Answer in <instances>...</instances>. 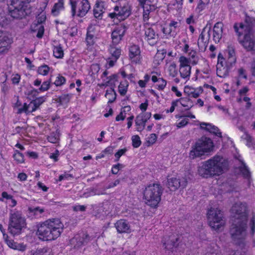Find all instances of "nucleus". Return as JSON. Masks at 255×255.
<instances>
[{
    "mask_svg": "<svg viewBox=\"0 0 255 255\" xmlns=\"http://www.w3.org/2000/svg\"><path fill=\"white\" fill-rule=\"evenodd\" d=\"M63 229L64 225L59 219H49L37 226L36 235L43 241L55 240L60 237Z\"/></svg>",
    "mask_w": 255,
    "mask_h": 255,
    "instance_id": "nucleus-1",
    "label": "nucleus"
},
{
    "mask_svg": "<svg viewBox=\"0 0 255 255\" xmlns=\"http://www.w3.org/2000/svg\"><path fill=\"white\" fill-rule=\"evenodd\" d=\"M223 172V156L216 155L203 162L198 169V174L203 177L219 176Z\"/></svg>",
    "mask_w": 255,
    "mask_h": 255,
    "instance_id": "nucleus-2",
    "label": "nucleus"
},
{
    "mask_svg": "<svg viewBox=\"0 0 255 255\" xmlns=\"http://www.w3.org/2000/svg\"><path fill=\"white\" fill-rule=\"evenodd\" d=\"M215 145L209 137L203 136L193 144L189 152V158L194 159L209 155L214 151Z\"/></svg>",
    "mask_w": 255,
    "mask_h": 255,
    "instance_id": "nucleus-3",
    "label": "nucleus"
},
{
    "mask_svg": "<svg viewBox=\"0 0 255 255\" xmlns=\"http://www.w3.org/2000/svg\"><path fill=\"white\" fill-rule=\"evenodd\" d=\"M247 24L242 23H236L234 25V28L236 32L239 36L244 34V39L242 41L244 47L248 51H252L255 53V37L249 34L251 27L248 22V18L247 19Z\"/></svg>",
    "mask_w": 255,
    "mask_h": 255,
    "instance_id": "nucleus-4",
    "label": "nucleus"
},
{
    "mask_svg": "<svg viewBox=\"0 0 255 255\" xmlns=\"http://www.w3.org/2000/svg\"><path fill=\"white\" fill-rule=\"evenodd\" d=\"M162 190L158 184L148 185L143 193V199L145 203L152 208H157L161 200Z\"/></svg>",
    "mask_w": 255,
    "mask_h": 255,
    "instance_id": "nucleus-5",
    "label": "nucleus"
},
{
    "mask_svg": "<svg viewBox=\"0 0 255 255\" xmlns=\"http://www.w3.org/2000/svg\"><path fill=\"white\" fill-rule=\"evenodd\" d=\"M206 215L208 224L212 229L218 231L223 227V213L222 206L214 204L208 209Z\"/></svg>",
    "mask_w": 255,
    "mask_h": 255,
    "instance_id": "nucleus-6",
    "label": "nucleus"
},
{
    "mask_svg": "<svg viewBox=\"0 0 255 255\" xmlns=\"http://www.w3.org/2000/svg\"><path fill=\"white\" fill-rule=\"evenodd\" d=\"M248 221H234L230 230L231 237L238 245L244 244L247 239Z\"/></svg>",
    "mask_w": 255,
    "mask_h": 255,
    "instance_id": "nucleus-7",
    "label": "nucleus"
},
{
    "mask_svg": "<svg viewBox=\"0 0 255 255\" xmlns=\"http://www.w3.org/2000/svg\"><path fill=\"white\" fill-rule=\"evenodd\" d=\"M11 2L8 5L9 15L14 18H21L24 16L26 4L30 2V0H10Z\"/></svg>",
    "mask_w": 255,
    "mask_h": 255,
    "instance_id": "nucleus-8",
    "label": "nucleus"
},
{
    "mask_svg": "<svg viewBox=\"0 0 255 255\" xmlns=\"http://www.w3.org/2000/svg\"><path fill=\"white\" fill-rule=\"evenodd\" d=\"M25 226V219L20 213L16 212L11 214L8 226L10 234L13 236L19 235Z\"/></svg>",
    "mask_w": 255,
    "mask_h": 255,
    "instance_id": "nucleus-9",
    "label": "nucleus"
},
{
    "mask_svg": "<svg viewBox=\"0 0 255 255\" xmlns=\"http://www.w3.org/2000/svg\"><path fill=\"white\" fill-rule=\"evenodd\" d=\"M130 13V8L128 2L123 1L120 7H115L114 12L109 13V16L113 19L115 22H118L126 19Z\"/></svg>",
    "mask_w": 255,
    "mask_h": 255,
    "instance_id": "nucleus-10",
    "label": "nucleus"
},
{
    "mask_svg": "<svg viewBox=\"0 0 255 255\" xmlns=\"http://www.w3.org/2000/svg\"><path fill=\"white\" fill-rule=\"evenodd\" d=\"M72 8V15L83 17L90 8V5L87 0H70Z\"/></svg>",
    "mask_w": 255,
    "mask_h": 255,
    "instance_id": "nucleus-11",
    "label": "nucleus"
},
{
    "mask_svg": "<svg viewBox=\"0 0 255 255\" xmlns=\"http://www.w3.org/2000/svg\"><path fill=\"white\" fill-rule=\"evenodd\" d=\"M99 32L98 25H91L88 28L86 42L88 48L90 50L95 48L96 40L99 37Z\"/></svg>",
    "mask_w": 255,
    "mask_h": 255,
    "instance_id": "nucleus-12",
    "label": "nucleus"
},
{
    "mask_svg": "<svg viewBox=\"0 0 255 255\" xmlns=\"http://www.w3.org/2000/svg\"><path fill=\"white\" fill-rule=\"evenodd\" d=\"M234 221H248L247 207L245 203H236L232 208Z\"/></svg>",
    "mask_w": 255,
    "mask_h": 255,
    "instance_id": "nucleus-13",
    "label": "nucleus"
},
{
    "mask_svg": "<svg viewBox=\"0 0 255 255\" xmlns=\"http://www.w3.org/2000/svg\"><path fill=\"white\" fill-rule=\"evenodd\" d=\"M13 42V37L10 33L0 30V54L7 53Z\"/></svg>",
    "mask_w": 255,
    "mask_h": 255,
    "instance_id": "nucleus-14",
    "label": "nucleus"
},
{
    "mask_svg": "<svg viewBox=\"0 0 255 255\" xmlns=\"http://www.w3.org/2000/svg\"><path fill=\"white\" fill-rule=\"evenodd\" d=\"M139 2L142 5L143 10V20L144 21H146L149 18L150 12L155 9L157 0H140Z\"/></svg>",
    "mask_w": 255,
    "mask_h": 255,
    "instance_id": "nucleus-15",
    "label": "nucleus"
},
{
    "mask_svg": "<svg viewBox=\"0 0 255 255\" xmlns=\"http://www.w3.org/2000/svg\"><path fill=\"white\" fill-rule=\"evenodd\" d=\"M128 57L132 63L140 64L142 57L139 47L137 45H132L128 48Z\"/></svg>",
    "mask_w": 255,
    "mask_h": 255,
    "instance_id": "nucleus-16",
    "label": "nucleus"
},
{
    "mask_svg": "<svg viewBox=\"0 0 255 255\" xmlns=\"http://www.w3.org/2000/svg\"><path fill=\"white\" fill-rule=\"evenodd\" d=\"M126 31V27L125 25H120L116 26L111 34L113 43L115 44L119 43L123 39Z\"/></svg>",
    "mask_w": 255,
    "mask_h": 255,
    "instance_id": "nucleus-17",
    "label": "nucleus"
},
{
    "mask_svg": "<svg viewBox=\"0 0 255 255\" xmlns=\"http://www.w3.org/2000/svg\"><path fill=\"white\" fill-rule=\"evenodd\" d=\"M151 113L150 112L141 113L137 116L135 119L136 129L138 131H142L145 126V124L151 118Z\"/></svg>",
    "mask_w": 255,
    "mask_h": 255,
    "instance_id": "nucleus-18",
    "label": "nucleus"
},
{
    "mask_svg": "<svg viewBox=\"0 0 255 255\" xmlns=\"http://www.w3.org/2000/svg\"><path fill=\"white\" fill-rule=\"evenodd\" d=\"M0 230L3 234V238L7 245L13 250H18L19 251L23 252L26 249V246L23 244H19L14 242L13 240H9L7 239V236L4 233V230L2 229V226L0 224Z\"/></svg>",
    "mask_w": 255,
    "mask_h": 255,
    "instance_id": "nucleus-19",
    "label": "nucleus"
},
{
    "mask_svg": "<svg viewBox=\"0 0 255 255\" xmlns=\"http://www.w3.org/2000/svg\"><path fill=\"white\" fill-rule=\"evenodd\" d=\"M144 39L150 45H153L158 40V35L152 28L146 27L144 32Z\"/></svg>",
    "mask_w": 255,
    "mask_h": 255,
    "instance_id": "nucleus-20",
    "label": "nucleus"
},
{
    "mask_svg": "<svg viewBox=\"0 0 255 255\" xmlns=\"http://www.w3.org/2000/svg\"><path fill=\"white\" fill-rule=\"evenodd\" d=\"M187 181L186 180L181 183L179 179L176 176L168 177L167 178V187L170 191H174L177 190L181 185L185 187L186 185Z\"/></svg>",
    "mask_w": 255,
    "mask_h": 255,
    "instance_id": "nucleus-21",
    "label": "nucleus"
},
{
    "mask_svg": "<svg viewBox=\"0 0 255 255\" xmlns=\"http://www.w3.org/2000/svg\"><path fill=\"white\" fill-rule=\"evenodd\" d=\"M228 59L226 63L227 70L228 71L235 64L236 57L234 46L229 45L227 50Z\"/></svg>",
    "mask_w": 255,
    "mask_h": 255,
    "instance_id": "nucleus-22",
    "label": "nucleus"
},
{
    "mask_svg": "<svg viewBox=\"0 0 255 255\" xmlns=\"http://www.w3.org/2000/svg\"><path fill=\"white\" fill-rule=\"evenodd\" d=\"M201 128L206 130L215 136L222 137V132L214 125L210 123L202 122L200 124Z\"/></svg>",
    "mask_w": 255,
    "mask_h": 255,
    "instance_id": "nucleus-23",
    "label": "nucleus"
},
{
    "mask_svg": "<svg viewBox=\"0 0 255 255\" xmlns=\"http://www.w3.org/2000/svg\"><path fill=\"white\" fill-rule=\"evenodd\" d=\"M203 92L202 87H198L195 88L188 85L185 86L184 88V93L194 98H198Z\"/></svg>",
    "mask_w": 255,
    "mask_h": 255,
    "instance_id": "nucleus-24",
    "label": "nucleus"
},
{
    "mask_svg": "<svg viewBox=\"0 0 255 255\" xmlns=\"http://www.w3.org/2000/svg\"><path fill=\"white\" fill-rule=\"evenodd\" d=\"M115 227L119 233H129L131 232L130 225L125 220H120L115 224Z\"/></svg>",
    "mask_w": 255,
    "mask_h": 255,
    "instance_id": "nucleus-25",
    "label": "nucleus"
},
{
    "mask_svg": "<svg viewBox=\"0 0 255 255\" xmlns=\"http://www.w3.org/2000/svg\"><path fill=\"white\" fill-rule=\"evenodd\" d=\"M223 23L217 22L215 24L213 28V37L216 42H219L223 36Z\"/></svg>",
    "mask_w": 255,
    "mask_h": 255,
    "instance_id": "nucleus-26",
    "label": "nucleus"
},
{
    "mask_svg": "<svg viewBox=\"0 0 255 255\" xmlns=\"http://www.w3.org/2000/svg\"><path fill=\"white\" fill-rule=\"evenodd\" d=\"M178 25V22L172 21L169 24H166L162 29V32L165 36L173 35L175 29Z\"/></svg>",
    "mask_w": 255,
    "mask_h": 255,
    "instance_id": "nucleus-27",
    "label": "nucleus"
},
{
    "mask_svg": "<svg viewBox=\"0 0 255 255\" xmlns=\"http://www.w3.org/2000/svg\"><path fill=\"white\" fill-rule=\"evenodd\" d=\"M89 240V237L87 235L83 234L82 237L78 235L71 239V244L73 245L74 247H79L86 243Z\"/></svg>",
    "mask_w": 255,
    "mask_h": 255,
    "instance_id": "nucleus-28",
    "label": "nucleus"
},
{
    "mask_svg": "<svg viewBox=\"0 0 255 255\" xmlns=\"http://www.w3.org/2000/svg\"><path fill=\"white\" fill-rule=\"evenodd\" d=\"M0 200L4 202L11 207H14L17 204V202L13 197L8 194L6 192H3L1 193V198L0 199Z\"/></svg>",
    "mask_w": 255,
    "mask_h": 255,
    "instance_id": "nucleus-29",
    "label": "nucleus"
},
{
    "mask_svg": "<svg viewBox=\"0 0 255 255\" xmlns=\"http://www.w3.org/2000/svg\"><path fill=\"white\" fill-rule=\"evenodd\" d=\"M177 239L174 237H165L162 241L163 247L168 250H172L174 248L176 247V242Z\"/></svg>",
    "mask_w": 255,
    "mask_h": 255,
    "instance_id": "nucleus-30",
    "label": "nucleus"
},
{
    "mask_svg": "<svg viewBox=\"0 0 255 255\" xmlns=\"http://www.w3.org/2000/svg\"><path fill=\"white\" fill-rule=\"evenodd\" d=\"M209 38V34L208 32H206L204 30L200 34L198 40V46L201 48H205L208 44V41Z\"/></svg>",
    "mask_w": 255,
    "mask_h": 255,
    "instance_id": "nucleus-31",
    "label": "nucleus"
},
{
    "mask_svg": "<svg viewBox=\"0 0 255 255\" xmlns=\"http://www.w3.org/2000/svg\"><path fill=\"white\" fill-rule=\"evenodd\" d=\"M235 157L238 159L241 162V165L239 167V169L244 177L248 178L250 177V172L246 166L245 163L244 162L240 155H235Z\"/></svg>",
    "mask_w": 255,
    "mask_h": 255,
    "instance_id": "nucleus-32",
    "label": "nucleus"
},
{
    "mask_svg": "<svg viewBox=\"0 0 255 255\" xmlns=\"http://www.w3.org/2000/svg\"><path fill=\"white\" fill-rule=\"evenodd\" d=\"M104 2L97 0L94 9V16L96 18H100L104 11Z\"/></svg>",
    "mask_w": 255,
    "mask_h": 255,
    "instance_id": "nucleus-33",
    "label": "nucleus"
},
{
    "mask_svg": "<svg viewBox=\"0 0 255 255\" xmlns=\"http://www.w3.org/2000/svg\"><path fill=\"white\" fill-rule=\"evenodd\" d=\"M176 48L180 49L184 53H188L189 51V46L185 38H179L176 41Z\"/></svg>",
    "mask_w": 255,
    "mask_h": 255,
    "instance_id": "nucleus-34",
    "label": "nucleus"
},
{
    "mask_svg": "<svg viewBox=\"0 0 255 255\" xmlns=\"http://www.w3.org/2000/svg\"><path fill=\"white\" fill-rule=\"evenodd\" d=\"M37 109L35 104L33 101L30 102L28 104L25 103L22 108L18 109V112L20 113H25L28 114L35 111Z\"/></svg>",
    "mask_w": 255,
    "mask_h": 255,
    "instance_id": "nucleus-35",
    "label": "nucleus"
},
{
    "mask_svg": "<svg viewBox=\"0 0 255 255\" xmlns=\"http://www.w3.org/2000/svg\"><path fill=\"white\" fill-rule=\"evenodd\" d=\"M64 0H58V2L54 5L51 12L54 16L58 15L60 11L64 10Z\"/></svg>",
    "mask_w": 255,
    "mask_h": 255,
    "instance_id": "nucleus-36",
    "label": "nucleus"
},
{
    "mask_svg": "<svg viewBox=\"0 0 255 255\" xmlns=\"http://www.w3.org/2000/svg\"><path fill=\"white\" fill-rule=\"evenodd\" d=\"M129 83L127 80L121 81L118 86V92L122 96H125L128 92Z\"/></svg>",
    "mask_w": 255,
    "mask_h": 255,
    "instance_id": "nucleus-37",
    "label": "nucleus"
},
{
    "mask_svg": "<svg viewBox=\"0 0 255 255\" xmlns=\"http://www.w3.org/2000/svg\"><path fill=\"white\" fill-rule=\"evenodd\" d=\"M223 56L220 53L218 55V63L217 64V75L220 77L223 76Z\"/></svg>",
    "mask_w": 255,
    "mask_h": 255,
    "instance_id": "nucleus-38",
    "label": "nucleus"
},
{
    "mask_svg": "<svg viewBox=\"0 0 255 255\" xmlns=\"http://www.w3.org/2000/svg\"><path fill=\"white\" fill-rule=\"evenodd\" d=\"M116 93L113 88H110L106 90L105 97L108 100V103H113L116 99Z\"/></svg>",
    "mask_w": 255,
    "mask_h": 255,
    "instance_id": "nucleus-39",
    "label": "nucleus"
},
{
    "mask_svg": "<svg viewBox=\"0 0 255 255\" xmlns=\"http://www.w3.org/2000/svg\"><path fill=\"white\" fill-rule=\"evenodd\" d=\"M191 67H179L180 76L184 79H189L191 74Z\"/></svg>",
    "mask_w": 255,
    "mask_h": 255,
    "instance_id": "nucleus-40",
    "label": "nucleus"
},
{
    "mask_svg": "<svg viewBox=\"0 0 255 255\" xmlns=\"http://www.w3.org/2000/svg\"><path fill=\"white\" fill-rule=\"evenodd\" d=\"M167 72L169 75L172 77H175L177 75L176 65L174 62H171L168 65Z\"/></svg>",
    "mask_w": 255,
    "mask_h": 255,
    "instance_id": "nucleus-41",
    "label": "nucleus"
},
{
    "mask_svg": "<svg viewBox=\"0 0 255 255\" xmlns=\"http://www.w3.org/2000/svg\"><path fill=\"white\" fill-rule=\"evenodd\" d=\"M52 68H50L47 65H42L39 66L37 69L38 73L42 76H46L49 72H52Z\"/></svg>",
    "mask_w": 255,
    "mask_h": 255,
    "instance_id": "nucleus-42",
    "label": "nucleus"
},
{
    "mask_svg": "<svg viewBox=\"0 0 255 255\" xmlns=\"http://www.w3.org/2000/svg\"><path fill=\"white\" fill-rule=\"evenodd\" d=\"M109 52L112 57L118 59L121 55V50L118 47L111 45L109 49Z\"/></svg>",
    "mask_w": 255,
    "mask_h": 255,
    "instance_id": "nucleus-43",
    "label": "nucleus"
},
{
    "mask_svg": "<svg viewBox=\"0 0 255 255\" xmlns=\"http://www.w3.org/2000/svg\"><path fill=\"white\" fill-rule=\"evenodd\" d=\"M179 67H185L187 66L191 67L190 63H191L190 59L184 56H181L179 58Z\"/></svg>",
    "mask_w": 255,
    "mask_h": 255,
    "instance_id": "nucleus-44",
    "label": "nucleus"
},
{
    "mask_svg": "<svg viewBox=\"0 0 255 255\" xmlns=\"http://www.w3.org/2000/svg\"><path fill=\"white\" fill-rule=\"evenodd\" d=\"M28 211L30 214L35 216H37L42 214L44 212V209L39 207H29Z\"/></svg>",
    "mask_w": 255,
    "mask_h": 255,
    "instance_id": "nucleus-45",
    "label": "nucleus"
},
{
    "mask_svg": "<svg viewBox=\"0 0 255 255\" xmlns=\"http://www.w3.org/2000/svg\"><path fill=\"white\" fill-rule=\"evenodd\" d=\"M249 234L253 237L255 234V216H253L249 221Z\"/></svg>",
    "mask_w": 255,
    "mask_h": 255,
    "instance_id": "nucleus-46",
    "label": "nucleus"
},
{
    "mask_svg": "<svg viewBox=\"0 0 255 255\" xmlns=\"http://www.w3.org/2000/svg\"><path fill=\"white\" fill-rule=\"evenodd\" d=\"M118 81V76L116 74H113L107 78L105 80V85L106 86H115Z\"/></svg>",
    "mask_w": 255,
    "mask_h": 255,
    "instance_id": "nucleus-47",
    "label": "nucleus"
},
{
    "mask_svg": "<svg viewBox=\"0 0 255 255\" xmlns=\"http://www.w3.org/2000/svg\"><path fill=\"white\" fill-rule=\"evenodd\" d=\"M53 55L57 58H61L63 57L64 52L63 49L60 45H57L54 47Z\"/></svg>",
    "mask_w": 255,
    "mask_h": 255,
    "instance_id": "nucleus-48",
    "label": "nucleus"
},
{
    "mask_svg": "<svg viewBox=\"0 0 255 255\" xmlns=\"http://www.w3.org/2000/svg\"><path fill=\"white\" fill-rule=\"evenodd\" d=\"M205 255H221V253L218 250V248H208L205 251Z\"/></svg>",
    "mask_w": 255,
    "mask_h": 255,
    "instance_id": "nucleus-49",
    "label": "nucleus"
},
{
    "mask_svg": "<svg viewBox=\"0 0 255 255\" xmlns=\"http://www.w3.org/2000/svg\"><path fill=\"white\" fill-rule=\"evenodd\" d=\"M189 56H190V60L191 61V63L193 65H195L197 63L198 59L197 56V53L196 51L194 50H191L188 53Z\"/></svg>",
    "mask_w": 255,
    "mask_h": 255,
    "instance_id": "nucleus-50",
    "label": "nucleus"
},
{
    "mask_svg": "<svg viewBox=\"0 0 255 255\" xmlns=\"http://www.w3.org/2000/svg\"><path fill=\"white\" fill-rule=\"evenodd\" d=\"M132 145L134 148L138 147L141 143L140 138L138 135H134L131 137Z\"/></svg>",
    "mask_w": 255,
    "mask_h": 255,
    "instance_id": "nucleus-51",
    "label": "nucleus"
},
{
    "mask_svg": "<svg viewBox=\"0 0 255 255\" xmlns=\"http://www.w3.org/2000/svg\"><path fill=\"white\" fill-rule=\"evenodd\" d=\"M157 140V135L155 133H151L147 137L146 142L148 145H151L153 144Z\"/></svg>",
    "mask_w": 255,
    "mask_h": 255,
    "instance_id": "nucleus-52",
    "label": "nucleus"
},
{
    "mask_svg": "<svg viewBox=\"0 0 255 255\" xmlns=\"http://www.w3.org/2000/svg\"><path fill=\"white\" fill-rule=\"evenodd\" d=\"M59 139V133H53L51 134L50 136L48 137V140L49 142L53 143H56L58 142Z\"/></svg>",
    "mask_w": 255,
    "mask_h": 255,
    "instance_id": "nucleus-53",
    "label": "nucleus"
},
{
    "mask_svg": "<svg viewBox=\"0 0 255 255\" xmlns=\"http://www.w3.org/2000/svg\"><path fill=\"white\" fill-rule=\"evenodd\" d=\"M13 158L18 163H22L24 162L23 155L17 150L15 151Z\"/></svg>",
    "mask_w": 255,
    "mask_h": 255,
    "instance_id": "nucleus-54",
    "label": "nucleus"
},
{
    "mask_svg": "<svg viewBox=\"0 0 255 255\" xmlns=\"http://www.w3.org/2000/svg\"><path fill=\"white\" fill-rule=\"evenodd\" d=\"M50 81H46L41 84L40 87L39 88L40 92H43L48 90L50 87Z\"/></svg>",
    "mask_w": 255,
    "mask_h": 255,
    "instance_id": "nucleus-55",
    "label": "nucleus"
},
{
    "mask_svg": "<svg viewBox=\"0 0 255 255\" xmlns=\"http://www.w3.org/2000/svg\"><path fill=\"white\" fill-rule=\"evenodd\" d=\"M127 148H125L123 149H121L119 150L115 154V161L116 162H117L119 160L120 157L124 155L125 153L127 152Z\"/></svg>",
    "mask_w": 255,
    "mask_h": 255,
    "instance_id": "nucleus-56",
    "label": "nucleus"
},
{
    "mask_svg": "<svg viewBox=\"0 0 255 255\" xmlns=\"http://www.w3.org/2000/svg\"><path fill=\"white\" fill-rule=\"evenodd\" d=\"M65 82V79L64 77L59 75L56 77L54 84L56 86H59L63 84Z\"/></svg>",
    "mask_w": 255,
    "mask_h": 255,
    "instance_id": "nucleus-57",
    "label": "nucleus"
},
{
    "mask_svg": "<svg viewBox=\"0 0 255 255\" xmlns=\"http://www.w3.org/2000/svg\"><path fill=\"white\" fill-rule=\"evenodd\" d=\"M157 84V88L159 90H162L166 85V81L163 78H159Z\"/></svg>",
    "mask_w": 255,
    "mask_h": 255,
    "instance_id": "nucleus-58",
    "label": "nucleus"
},
{
    "mask_svg": "<svg viewBox=\"0 0 255 255\" xmlns=\"http://www.w3.org/2000/svg\"><path fill=\"white\" fill-rule=\"evenodd\" d=\"M124 167V165L122 164L118 163L113 166L112 168V172L114 174L118 173L119 171Z\"/></svg>",
    "mask_w": 255,
    "mask_h": 255,
    "instance_id": "nucleus-59",
    "label": "nucleus"
},
{
    "mask_svg": "<svg viewBox=\"0 0 255 255\" xmlns=\"http://www.w3.org/2000/svg\"><path fill=\"white\" fill-rule=\"evenodd\" d=\"M188 123V120L186 118H183L176 123V126L178 128H181L185 127Z\"/></svg>",
    "mask_w": 255,
    "mask_h": 255,
    "instance_id": "nucleus-60",
    "label": "nucleus"
},
{
    "mask_svg": "<svg viewBox=\"0 0 255 255\" xmlns=\"http://www.w3.org/2000/svg\"><path fill=\"white\" fill-rule=\"evenodd\" d=\"M148 106V101L146 100L144 102L141 103L139 106V108L141 113L145 112Z\"/></svg>",
    "mask_w": 255,
    "mask_h": 255,
    "instance_id": "nucleus-61",
    "label": "nucleus"
},
{
    "mask_svg": "<svg viewBox=\"0 0 255 255\" xmlns=\"http://www.w3.org/2000/svg\"><path fill=\"white\" fill-rule=\"evenodd\" d=\"M40 92L39 91V89L38 90L33 89L31 88V90L28 92L27 95L29 97V98L37 96L39 93Z\"/></svg>",
    "mask_w": 255,
    "mask_h": 255,
    "instance_id": "nucleus-62",
    "label": "nucleus"
},
{
    "mask_svg": "<svg viewBox=\"0 0 255 255\" xmlns=\"http://www.w3.org/2000/svg\"><path fill=\"white\" fill-rule=\"evenodd\" d=\"M32 255H50V254L45 249L38 250L34 252Z\"/></svg>",
    "mask_w": 255,
    "mask_h": 255,
    "instance_id": "nucleus-63",
    "label": "nucleus"
},
{
    "mask_svg": "<svg viewBox=\"0 0 255 255\" xmlns=\"http://www.w3.org/2000/svg\"><path fill=\"white\" fill-rule=\"evenodd\" d=\"M20 79V76L19 74H15L12 75L11 81L13 84H18L19 82Z\"/></svg>",
    "mask_w": 255,
    "mask_h": 255,
    "instance_id": "nucleus-64",
    "label": "nucleus"
}]
</instances>
